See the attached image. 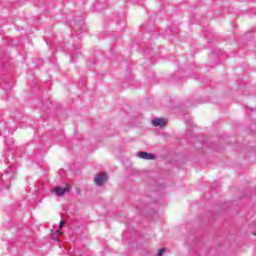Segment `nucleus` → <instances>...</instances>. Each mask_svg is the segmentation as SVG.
Returning <instances> with one entry per match:
<instances>
[{
  "label": "nucleus",
  "mask_w": 256,
  "mask_h": 256,
  "mask_svg": "<svg viewBox=\"0 0 256 256\" xmlns=\"http://www.w3.org/2000/svg\"><path fill=\"white\" fill-rule=\"evenodd\" d=\"M11 179H13L11 170H6V174L2 176V183L5 186V189H9Z\"/></svg>",
  "instance_id": "f257e3e1"
},
{
  "label": "nucleus",
  "mask_w": 256,
  "mask_h": 256,
  "mask_svg": "<svg viewBox=\"0 0 256 256\" xmlns=\"http://www.w3.org/2000/svg\"><path fill=\"white\" fill-rule=\"evenodd\" d=\"M94 181L98 187H101L103 183L107 182V173L97 174Z\"/></svg>",
  "instance_id": "f03ea898"
},
{
  "label": "nucleus",
  "mask_w": 256,
  "mask_h": 256,
  "mask_svg": "<svg viewBox=\"0 0 256 256\" xmlns=\"http://www.w3.org/2000/svg\"><path fill=\"white\" fill-rule=\"evenodd\" d=\"M153 127H165L167 125V120L164 118H154L152 119Z\"/></svg>",
  "instance_id": "7ed1b4c3"
},
{
  "label": "nucleus",
  "mask_w": 256,
  "mask_h": 256,
  "mask_svg": "<svg viewBox=\"0 0 256 256\" xmlns=\"http://www.w3.org/2000/svg\"><path fill=\"white\" fill-rule=\"evenodd\" d=\"M53 193H55V195H58V197H63L65 193H69V187H56L54 188Z\"/></svg>",
  "instance_id": "20e7f679"
},
{
  "label": "nucleus",
  "mask_w": 256,
  "mask_h": 256,
  "mask_svg": "<svg viewBox=\"0 0 256 256\" xmlns=\"http://www.w3.org/2000/svg\"><path fill=\"white\" fill-rule=\"evenodd\" d=\"M138 157H139L140 159H145L146 161H151V160L155 159V155H154V154H151V153H149V152H140V153L138 154Z\"/></svg>",
  "instance_id": "39448f33"
},
{
  "label": "nucleus",
  "mask_w": 256,
  "mask_h": 256,
  "mask_svg": "<svg viewBox=\"0 0 256 256\" xmlns=\"http://www.w3.org/2000/svg\"><path fill=\"white\" fill-rule=\"evenodd\" d=\"M52 239L53 241H59V239H57V235H61V230H52Z\"/></svg>",
  "instance_id": "423d86ee"
},
{
  "label": "nucleus",
  "mask_w": 256,
  "mask_h": 256,
  "mask_svg": "<svg viewBox=\"0 0 256 256\" xmlns=\"http://www.w3.org/2000/svg\"><path fill=\"white\" fill-rule=\"evenodd\" d=\"M165 254V248H162L158 251V256H163Z\"/></svg>",
  "instance_id": "0eeeda50"
},
{
  "label": "nucleus",
  "mask_w": 256,
  "mask_h": 256,
  "mask_svg": "<svg viewBox=\"0 0 256 256\" xmlns=\"http://www.w3.org/2000/svg\"><path fill=\"white\" fill-rule=\"evenodd\" d=\"M64 225H65V222L60 221V223H59V227H60V229H63Z\"/></svg>",
  "instance_id": "6e6552de"
},
{
  "label": "nucleus",
  "mask_w": 256,
  "mask_h": 256,
  "mask_svg": "<svg viewBox=\"0 0 256 256\" xmlns=\"http://www.w3.org/2000/svg\"><path fill=\"white\" fill-rule=\"evenodd\" d=\"M254 235H255V237H256V231L254 232Z\"/></svg>",
  "instance_id": "1a4fd4ad"
}]
</instances>
